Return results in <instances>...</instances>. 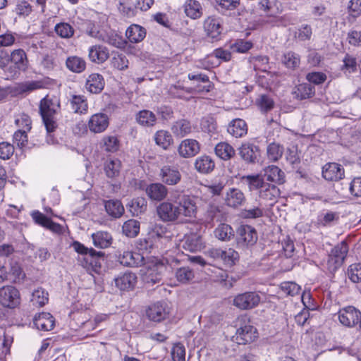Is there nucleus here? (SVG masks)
I'll return each instance as SVG.
<instances>
[{"mask_svg":"<svg viewBox=\"0 0 361 361\" xmlns=\"http://www.w3.org/2000/svg\"><path fill=\"white\" fill-rule=\"evenodd\" d=\"M360 312L353 306L342 308L338 312L340 323L347 327H353L358 324Z\"/></svg>","mask_w":361,"mask_h":361,"instance_id":"obj_10","label":"nucleus"},{"mask_svg":"<svg viewBox=\"0 0 361 361\" xmlns=\"http://www.w3.org/2000/svg\"><path fill=\"white\" fill-rule=\"evenodd\" d=\"M118 262L126 267H137L143 265L145 257L140 252L124 250L117 255Z\"/></svg>","mask_w":361,"mask_h":361,"instance_id":"obj_11","label":"nucleus"},{"mask_svg":"<svg viewBox=\"0 0 361 361\" xmlns=\"http://www.w3.org/2000/svg\"><path fill=\"white\" fill-rule=\"evenodd\" d=\"M279 196L280 190L274 184L265 183L259 190V197L264 201L271 202V205L276 202Z\"/></svg>","mask_w":361,"mask_h":361,"instance_id":"obj_27","label":"nucleus"},{"mask_svg":"<svg viewBox=\"0 0 361 361\" xmlns=\"http://www.w3.org/2000/svg\"><path fill=\"white\" fill-rule=\"evenodd\" d=\"M165 228L155 226L148 238L140 239L137 242L136 247L139 252L145 256V254L152 252L154 248H162L163 244L169 241V238L165 235Z\"/></svg>","mask_w":361,"mask_h":361,"instance_id":"obj_2","label":"nucleus"},{"mask_svg":"<svg viewBox=\"0 0 361 361\" xmlns=\"http://www.w3.org/2000/svg\"><path fill=\"white\" fill-rule=\"evenodd\" d=\"M8 274L10 276L9 280L12 281L13 283H20L25 277V274L20 265L16 262L11 264Z\"/></svg>","mask_w":361,"mask_h":361,"instance_id":"obj_55","label":"nucleus"},{"mask_svg":"<svg viewBox=\"0 0 361 361\" xmlns=\"http://www.w3.org/2000/svg\"><path fill=\"white\" fill-rule=\"evenodd\" d=\"M347 274L353 283L361 282V263H355L349 266Z\"/></svg>","mask_w":361,"mask_h":361,"instance_id":"obj_61","label":"nucleus"},{"mask_svg":"<svg viewBox=\"0 0 361 361\" xmlns=\"http://www.w3.org/2000/svg\"><path fill=\"white\" fill-rule=\"evenodd\" d=\"M123 233L128 237L134 238L140 231V222L135 219L126 221L122 226Z\"/></svg>","mask_w":361,"mask_h":361,"instance_id":"obj_50","label":"nucleus"},{"mask_svg":"<svg viewBox=\"0 0 361 361\" xmlns=\"http://www.w3.org/2000/svg\"><path fill=\"white\" fill-rule=\"evenodd\" d=\"M20 304V293L13 286L0 288V305L8 309H15Z\"/></svg>","mask_w":361,"mask_h":361,"instance_id":"obj_4","label":"nucleus"},{"mask_svg":"<svg viewBox=\"0 0 361 361\" xmlns=\"http://www.w3.org/2000/svg\"><path fill=\"white\" fill-rule=\"evenodd\" d=\"M159 176L162 183L166 185H176L180 183L182 178L177 167L169 165L164 166L161 169Z\"/></svg>","mask_w":361,"mask_h":361,"instance_id":"obj_19","label":"nucleus"},{"mask_svg":"<svg viewBox=\"0 0 361 361\" xmlns=\"http://www.w3.org/2000/svg\"><path fill=\"white\" fill-rule=\"evenodd\" d=\"M66 66L73 73H81L86 68V62L85 59L81 57L71 56L66 59Z\"/></svg>","mask_w":361,"mask_h":361,"instance_id":"obj_37","label":"nucleus"},{"mask_svg":"<svg viewBox=\"0 0 361 361\" xmlns=\"http://www.w3.org/2000/svg\"><path fill=\"white\" fill-rule=\"evenodd\" d=\"M111 66L118 71H125L128 68L129 61L123 54L114 53L110 60Z\"/></svg>","mask_w":361,"mask_h":361,"instance_id":"obj_49","label":"nucleus"},{"mask_svg":"<svg viewBox=\"0 0 361 361\" xmlns=\"http://www.w3.org/2000/svg\"><path fill=\"white\" fill-rule=\"evenodd\" d=\"M255 104L263 114L270 111L274 107V99L269 95L264 94L259 95L256 99Z\"/></svg>","mask_w":361,"mask_h":361,"instance_id":"obj_47","label":"nucleus"},{"mask_svg":"<svg viewBox=\"0 0 361 361\" xmlns=\"http://www.w3.org/2000/svg\"><path fill=\"white\" fill-rule=\"evenodd\" d=\"M204 30L208 37L213 40H219L223 31L221 20L214 16L208 17L204 21Z\"/></svg>","mask_w":361,"mask_h":361,"instance_id":"obj_14","label":"nucleus"},{"mask_svg":"<svg viewBox=\"0 0 361 361\" xmlns=\"http://www.w3.org/2000/svg\"><path fill=\"white\" fill-rule=\"evenodd\" d=\"M147 317L151 321L159 322L169 314V307L165 302H158L151 305L146 311Z\"/></svg>","mask_w":361,"mask_h":361,"instance_id":"obj_13","label":"nucleus"},{"mask_svg":"<svg viewBox=\"0 0 361 361\" xmlns=\"http://www.w3.org/2000/svg\"><path fill=\"white\" fill-rule=\"evenodd\" d=\"M264 176L267 180L278 184L284 182V173L276 166H269L264 170Z\"/></svg>","mask_w":361,"mask_h":361,"instance_id":"obj_39","label":"nucleus"},{"mask_svg":"<svg viewBox=\"0 0 361 361\" xmlns=\"http://www.w3.org/2000/svg\"><path fill=\"white\" fill-rule=\"evenodd\" d=\"M16 126L24 131H30L31 129L32 121L30 116L25 114H20L15 121Z\"/></svg>","mask_w":361,"mask_h":361,"instance_id":"obj_62","label":"nucleus"},{"mask_svg":"<svg viewBox=\"0 0 361 361\" xmlns=\"http://www.w3.org/2000/svg\"><path fill=\"white\" fill-rule=\"evenodd\" d=\"M106 213L111 217L120 218L124 213V207L121 201L117 200H107L104 203Z\"/></svg>","mask_w":361,"mask_h":361,"instance_id":"obj_35","label":"nucleus"},{"mask_svg":"<svg viewBox=\"0 0 361 361\" xmlns=\"http://www.w3.org/2000/svg\"><path fill=\"white\" fill-rule=\"evenodd\" d=\"M115 283L117 288L121 290H130L134 288L137 283V276L135 274L130 271L118 276L115 279Z\"/></svg>","mask_w":361,"mask_h":361,"instance_id":"obj_25","label":"nucleus"},{"mask_svg":"<svg viewBox=\"0 0 361 361\" xmlns=\"http://www.w3.org/2000/svg\"><path fill=\"white\" fill-rule=\"evenodd\" d=\"M212 57H215L216 59H220L224 61H228L231 59V53L230 51L223 48H218L213 51L210 56L206 59V61L209 62L210 59Z\"/></svg>","mask_w":361,"mask_h":361,"instance_id":"obj_63","label":"nucleus"},{"mask_svg":"<svg viewBox=\"0 0 361 361\" xmlns=\"http://www.w3.org/2000/svg\"><path fill=\"white\" fill-rule=\"evenodd\" d=\"M130 212L134 216H138L144 213L147 207V202L144 197H137L131 201L130 204Z\"/></svg>","mask_w":361,"mask_h":361,"instance_id":"obj_54","label":"nucleus"},{"mask_svg":"<svg viewBox=\"0 0 361 361\" xmlns=\"http://www.w3.org/2000/svg\"><path fill=\"white\" fill-rule=\"evenodd\" d=\"M121 169V161L118 159H109L104 164V171L109 178H116L119 176Z\"/></svg>","mask_w":361,"mask_h":361,"instance_id":"obj_43","label":"nucleus"},{"mask_svg":"<svg viewBox=\"0 0 361 361\" xmlns=\"http://www.w3.org/2000/svg\"><path fill=\"white\" fill-rule=\"evenodd\" d=\"M209 257L215 260L221 261L228 267L233 266L238 259V253L232 248L221 250L212 248L208 251Z\"/></svg>","mask_w":361,"mask_h":361,"instance_id":"obj_8","label":"nucleus"},{"mask_svg":"<svg viewBox=\"0 0 361 361\" xmlns=\"http://www.w3.org/2000/svg\"><path fill=\"white\" fill-rule=\"evenodd\" d=\"M281 61L286 68L294 69L299 66L300 59L295 53L288 51L283 55Z\"/></svg>","mask_w":361,"mask_h":361,"instance_id":"obj_56","label":"nucleus"},{"mask_svg":"<svg viewBox=\"0 0 361 361\" xmlns=\"http://www.w3.org/2000/svg\"><path fill=\"white\" fill-rule=\"evenodd\" d=\"M224 185L221 183H217L210 185H203L200 188V192L207 195L205 200L207 197L214 195H219L224 189Z\"/></svg>","mask_w":361,"mask_h":361,"instance_id":"obj_57","label":"nucleus"},{"mask_svg":"<svg viewBox=\"0 0 361 361\" xmlns=\"http://www.w3.org/2000/svg\"><path fill=\"white\" fill-rule=\"evenodd\" d=\"M136 120L142 126L151 127L155 125L157 118L153 112L149 110H142L136 115Z\"/></svg>","mask_w":361,"mask_h":361,"instance_id":"obj_45","label":"nucleus"},{"mask_svg":"<svg viewBox=\"0 0 361 361\" xmlns=\"http://www.w3.org/2000/svg\"><path fill=\"white\" fill-rule=\"evenodd\" d=\"M183 247L185 250L192 252L201 250L204 247L203 240L201 236L192 234L185 238Z\"/></svg>","mask_w":361,"mask_h":361,"instance_id":"obj_34","label":"nucleus"},{"mask_svg":"<svg viewBox=\"0 0 361 361\" xmlns=\"http://www.w3.org/2000/svg\"><path fill=\"white\" fill-rule=\"evenodd\" d=\"M74 250L79 254L85 255L83 260L85 264L82 266L89 269V267H97V257L101 252H97L93 248H87L82 243L75 241L72 245Z\"/></svg>","mask_w":361,"mask_h":361,"instance_id":"obj_9","label":"nucleus"},{"mask_svg":"<svg viewBox=\"0 0 361 361\" xmlns=\"http://www.w3.org/2000/svg\"><path fill=\"white\" fill-rule=\"evenodd\" d=\"M154 141L157 145L164 149H167L173 142L171 133L164 130L157 131L154 135Z\"/></svg>","mask_w":361,"mask_h":361,"instance_id":"obj_44","label":"nucleus"},{"mask_svg":"<svg viewBox=\"0 0 361 361\" xmlns=\"http://www.w3.org/2000/svg\"><path fill=\"white\" fill-rule=\"evenodd\" d=\"M252 47V42L240 39L231 46L233 52L245 53Z\"/></svg>","mask_w":361,"mask_h":361,"instance_id":"obj_64","label":"nucleus"},{"mask_svg":"<svg viewBox=\"0 0 361 361\" xmlns=\"http://www.w3.org/2000/svg\"><path fill=\"white\" fill-rule=\"evenodd\" d=\"M214 236L221 241H228L234 237L233 228L227 224H220L214 231Z\"/></svg>","mask_w":361,"mask_h":361,"instance_id":"obj_42","label":"nucleus"},{"mask_svg":"<svg viewBox=\"0 0 361 361\" xmlns=\"http://www.w3.org/2000/svg\"><path fill=\"white\" fill-rule=\"evenodd\" d=\"M178 152L184 158L194 157L200 152V144L195 140L185 139L179 145Z\"/></svg>","mask_w":361,"mask_h":361,"instance_id":"obj_23","label":"nucleus"},{"mask_svg":"<svg viewBox=\"0 0 361 361\" xmlns=\"http://www.w3.org/2000/svg\"><path fill=\"white\" fill-rule=\"evenodd\" d=\"M72 109L75 113L85 114L87 111L88 105L84 96L73 95L71 99Z\"/></svg>","mask_w":361,"mask_h":361,"instance_id":"obj_48","label":"nucleus"},{"mask_svg":"<svg viewBox=\"0 0 361 361\" xmlns=\"http://www.w3.org/2000/svg\"><path fill=\"white\" fill-rule=\"evenodd\" d=\"M214 161L209 156H201L195 160V167L200 173H209L214 170Z\"/></svg>","mask_w":361,"mask_h":361,"instance_id":"obj_36","label":"nucleus"},{"mask_svg":"<svg viewBox=\"0 0 361 361\" xmlns=\"http://www.w3.org/2000/svg\"><path fill=\"white\" fill-rule=\"evenodd\" d=\"M214 150L216 156L225 161L231 159L235 154L234 148L225 142L218 143Z\"/></svg>","mask_w":361,"mask_h":361,"instance_id":"obj_40","label":"nucleus"},{"mask_svg":"<svg viewBox=\"0 0 361 361\" xmlns=\"http://www.w3.org/2000/svg\"><path fill=\"white\" fill-rule=\"evenodd\" d=\"M11 61L14 67L9 68L10 76L13 77L19 73L20 71H25L27 66V55L23 49H18L13 50L11 54Z\"/></svg>","mask_w":361,"mask_h":361,"instance_id":"obj_12","label":"nucleus"},{"mask_svg":"<svg viewBox=\"0 0 361 361\" xmlns=\"http://www.w3.org/2000/svg\"><path fill=\"white\" fill-rule=\"evenodd\" d=\"M242 184L248 188V190L252 192L256 190H260L265 183L264 178L260 174H252L243 176L240 178Z\"/></svg>","mask_w":361,"mask_h":361,"instance_id":"obj_30","label":"nucleus"},{"mask_svg":"<svg viewBox=\"0 0 361 361\" xmlns=\"http://www.w3.org/2000/svg\"><path fill=\"white\" fill-rule=\"evenodd\" d=\"M59 109L60 103L56 97H46L40 102L39 113L48 133L54 132L57 127L55 116Z\"/></svg>","mask_w":361,"mask_h":361,"instance_id":"obj_1","label":"nucleus"},{"mask_svg":"<svg viewBox=\"0 0 361 361\" xmlns=\"http://www.w3.org/2000/svg\"><path fill=\"white\" fill-rule=\"evenodd\" d=\"M175 275L176 279L181 283H188L195 277L194 271L188 267H183L178 269L176 271Z\"/></svg>","mask_w":361,"mask_h":361,"instance_id":"obj_52","label":"nucleus"},{"mask_svg":"<svg viewBox=\"0 0 361 361\" xmlns=\"http://www.w3.org/2000/svg\"><path fill=\"white\" fill-rule=\"evenodd\" d=\"M348 252V247L344 241L332 249L327 261L328 269L330 271H335L343 264Z\"/></svg>","mask_w":361,"mask_h":361,"instance_id":"obj_6","label":"nucleus"},{"mask_svg":"<svg viewBox=\"0 0 361 361\" xmlns=\"http://www.w3.org/2000/svg\"><path fill=\"white\" fill-rule=\"evenodd\" d=\"M200 126L204 132H207L211 135L217 132V124L216 120L212 116H205L202 118Z\"/></svg>","mask_w":361,"mask_h":361,"instance_id":"obj_59","label":"nucleus"},{"mask_svg":"<svg viewBox=\"0 0 361 361\" xmlns=\"http://www.w3.org/2000/svg\"><path fill=\"white\" fill-rule=\"evenodd\" d=\"M227 130L233 137H242L247 134V126L244 120L235 118L229 123Z\"/></svg>","mask_w":361,"mask_h":361,"instance_id":"obj_31","label":"nucleus"},{"mask_svg":"<svg viewBox=\"0 0 361 361\" xmlns=\"http://www.w3.org/2000/svg\"><path fill=\"white\" fill-rule=\"evenodd\" d=\"M238 153L247 164L256 163L260 156L259 147L250 142L243 143L238 148Z\"/></svg>","mask_w":361,"mask_h":361,"instance_id":"obj_17","label":"nucleus"},{"mask_svg":"<svg viewBox=\"0 0 361 361\" xmlns=\"http://www.w3.org/2000/svg\"><path fill=\"white\" fill-rule=\"evenodd\" d=\"M162 268L161 266L154 264L148 267L147 271L144 273V280L147 283L155 284L159 283L161 279V271L159 269Z\"/></svg>","mask_w":361,"mask_h":361,"instance_id":"obj_46","label":"nucleus"},{"mask_svg":"<svg viewBox=\"0 0 361 361\" xmlns=\"http://www.w3.org/2000/svg\"><path fill=\"white\" fill-rule=\"evenodd\" d=\"M247 320L246 317H240L238 319V322L240 326L236 331V341L239 344H246L254 341L257 338L256 328L250 324H245Z\"/></svg>","mask_w":361,"mask_h":361,"instance_id":"obj_7","label":"nucleus"},{"mask_svg":"<svg viewBox=\"0 0 361 361\" xmlns=\"http://www.w3.org/2000/svg\"><path fill=\"white\" fill-rule=\"evenodd\" d=\"M109 119L108 116L104 113L93 114L88 121L90 130L94 133L104 132L109 126Z\"/></svg>","mask_w":361,"mask_h":361,"instance_id":"obj_20","label":"nucleus"},{"mask_svg":"<svg viewBox=\"0 0 361 361\" xmlns=\"http://www.w3.org/2000/svg\"><path fill=\"white\" fill-rule=\"evenodd\" d=\"M192 127L190 122L185 119H180L176 121L172 127L173 133L179 137H184L192 132Z\"/></svg>","mask_w":361,"mask_h":361,"instance_id":"obj_41","label":"nucleus"},{"mask_svg":"<svg viewBox=\"0 0 361 361\" xmlns=\"http://www.w3.org/2000/svg\"><path fill=\"white\" fill-rule=\"evenodd\" d=\"M92 238L94 245L101 249L109 247L112 243V236L107 231H97L92 234Z\"/></svg>","mask_w":361,"mask_h":361,"instance_id":"obj_32","label":"nucleus"},{"mask_svg":"<svg viewBox=\"0 0 361 361\" xmlns=\"http://www.w3.org/2000/svg\"><path fill=\"white\" fill-rule=\"evenodd\" d=\"M88 56L92 62L102 63L109 57V49L102 45H94L89 48Z\"/></svg>","mask_w":361,"mask_h":361,"instance_id":"obj_28","label":"nucleus"},{"mask_svg":"<svg viewBox=\"0 0 361 361\" xmlns=\"http://www.w3.org/2000/svg\"><path fill=\"white\" fill-rule=\"evenodd\" d=\"M322 176L327 180L336 181L344 176V169L338 164L329 163L323 167Z\"/></svg>","mask_w":361,"mask_h":361,"instance_id":"obj_24","label":"nucleus"},{"mask_svg":"<svg viewBox=\"0 0 361 361\" xmlns=\"http://www.w3.org/2000/svg\"><path fill=\"white\" fill-rule=\"evenodd\" d=\"M280 288L282 292L289 296L299 294L301 290L300 286L293 281H284L281 283Z\"/></svg>","mask_w":361,"mask_h":361,"instance_id":"obj_60","label":"nucleus"},{"mask_svg":"<svg viewBox=\"0 0 361 361\" xmlns=\"http://www.w3.org/2000/svg\"><path fill=\"white\" fill-rule=\"evenodd\" d=\"M54 319L53 316L48 312H42L35 315L33 319L35 326L42 331H48L53 329L54 326Z\"/></svg>","mask_w":361,"mask_h":361,"instance_id":"obj_26","label":"nucleus"},{"mask_svg":"<svg viewBox=\"0 0 361 361\" xmlns=\"http://www.w3.org/2000/svg\"><path fill=\"white\" fill-rule=\"evenodd\" d=\"M104 87V80L102 75L92 73L87 79L85 87L91 93H99Z\"/></svg>","mask_w":361,"mask_h":361,"instance_id":"obj_29","label":"nucleus"},{"mask_svg":"<svg viewBox=\"0 0 361 361\" xmlns=\"http://www.w3.org/2000/svg\"><path fill=\"white\" fill-rule=\"evenodd\" d=\"M172 201L176 204L180 220L182 221L183 218L192 219L196 216L197 206L194 196L173 193Z\"/></svg>","mask_w":361,"mask_h":361,"instance_id":"obj_3","label":"nucleus"},{"mask_svg":"<svg viewBox=\"0 0 361 361\" xmlns=\"http://www.w3.org/2000/svg\"><path fill=\"white\" fill-rule=\"evenodd\" d=\"M88 34L91 37L101 39L102 41L116 48H123L126 44V41L123 39L122 37L114 32L102 35L99 32H97L93 29H91L88 31Z\"/></svg>","mask_w":361,"mask_h":361,"instance_id":"obj_21","label":"nucleus"},{"mask_svg":"<svg viewBox=\"0 0 361 361\" xmlns=\"http://www.w3.org/2000/svg\"><path fill=\"white\" fill-rule=\"evenodd\" d=\"M157 214L164 221H175L180 220L176 204L173 202H164L157 209Z\"/></svg>","mask_w":361,"mask_h":361,"instance_id":"obj_16","label":"nucleus"},{"mask_svg":"<svg viewBox=\"0 0 361 361\" xmlns=\"http://www.w3.org/2000/svg\"><path fill=\"white\" fill-rule=\"evenodd\" d=\"M283 147L275 142L270 143L267 148V155L271 161H277L283 155Z\"/></svg>","mask_w":361,"mask_h":361,"instance_id":"obj_51","label":"nucleus"},{"mask_svg":"<svg viewBox=\"0 0 361 361\" xmlns=\"http://www.w3.org/2000/svg\"><path fill=\"white\" fill-rule=\"evenodd\" d=\"M238 243L242 246L253 245L257 240L256 230L250 225H242L238 229Z\"/></svg>","mask_w":361,"mask_h":361,"instance_id":"obj_18","label":"nucleus"},{"mask_svg":"<svg viewBox=\"0 0 361 361\" xmlns=\"http://www.w3.org/2000/svg\"><path fill=\"white\" fill-rule=\"evenodd\" d=\"M54 31L61 38H70L74 34L73 27L68 23H59L54 27Z\"/></svg>","mask_w":361,"mask_h":361,"instance_id":"obj_58","label":"nucleus"},{"mask_svg":"<svg viewBox=\"0 0 361 361\" xmlns=\"http://www.w3.org/2000/svg\"><path fill=\"white\" fill-rule=\"evenodd\" d=\"M145 192L151 200L157 202L164 200L169 193L166 186L161 183H154L148 185L146 187Z\"/></svg>","mask_w":361,"mask_h":361,"instance_id":"obj_22","label":"nucleus"},{"mask_svg":"<svg viewBox=\"0 0 361 361\" xmlns=\"http://www.w3.org/2000/svg\"><path fill=\"white\" fill-rule=\"evenodd\" d=\"M184 10L186 16L192 19H197L202 15V6L197 0H187Z\"/></svg>","mask_w":361,"mask_h":361,"instance_id":"obj_38","label":"nucleus"},{"mask_svg":"<svg viewBox=\"0 0 361 361\" xmlns=\"http://www.w3.org/2000/svg\"><path fill=\"white\" fill-rule=\"evenodd\" d=\"M48 293L43 288H39L33 291L31 302L36 307H42L48 302Z\"/></svg>","mask_w":361,"mask_h":361,"instance_id":"obj_53","label":"nucleus"},{"mask_svg":"<svg viewBox=\"0 0 361 361\" xmlns=\"http://www.w3.org/2000/svg\"><path fill=\"white\" fill-rule=\"evenodd\" d=\"M126 35L130 42L138 43L145 37L146 31L140 25L133 24L126 30Z\"/></svg>","mask_w":361,"mask_h":361,"instance_id":"obj_33","label":"nucleus"},{"mask_svg":"<svg viewBox=\"0 0 361 361\" xmlns=\"http://www.w3.org/2000/svg\"><path fill=\"white\" fill-rule=\"evenodd\" d=\"M261 301V297L255 291H247L235 295L233 305L241 310L255 308Z\"/></svg>","mask_w":361,"mask_h":361,"instance_id":"obj_5","label":"nucleus"},{"mask_svg":"<svg viewBox=\"0 0 361 361\" xmlns=\"http://www.w3.org/2000/svg\"><path fill=\"white\" fill-rule=\"evenodd\" d=\"M246 202L244 192L237 188H229L224 196V202L231 208L237 209L243 206Z\"/></svg>","mask_w":361,"mask_h":361,"instance_id":"obj_15","label":"nucleus"}]
</instances>
